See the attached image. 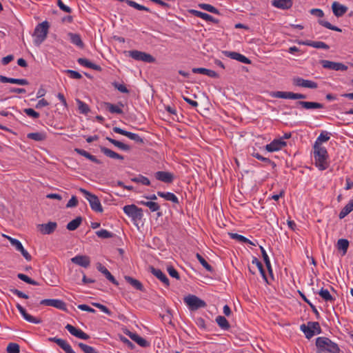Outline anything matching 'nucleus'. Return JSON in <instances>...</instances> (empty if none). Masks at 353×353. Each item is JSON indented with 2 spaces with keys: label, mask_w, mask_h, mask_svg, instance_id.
<instances>
[{
  "label": "nucleus",
  "mask_w": 353,
  "mask_h": 353,
  "mask_svg": "<svg viewBox=\"0 0 353 353\" xmlns=\"http://www.w3.org/2000/svg\"><path fill=\"white\" fill-rule=\"evenodd\" d=\"M314 165L319 170H325L330 165L329 155L325 147L313 146Z\"/></svg>",
  "instance_id": "nucleus-1"
},
{
  "label": "nucleus",
  "mask_w": 353,
  "mask_h": 353,
  "mask_svg": "<svg viewBox=\"0 0 353 353\" xmlns=\"http://www.w3.org/2000/svg\"><path fill=\"white\" fill-rule=\"evenodd\" d=\"M316 345L321 352L340 353L339 345L327 337H318L316 339Z\"/></svg>",
  "instance_id": "nucleus-2"
},
{
  "label": "nucleus",
  "mask_w": 353,
  "mask_h": 353,
  "mask_svg": "<svg viewBox=\"0 0 353 353\" xmlns=\"http://www.w3.org/2000/svg\"><path fill=\"white\" fill-rule=\"evenodd\" d=\"M49 28L50 25L47 21H44L36 26L34 32V43L36 46H40L46 40Z\"/></svg>",
  "instance_id": "nucleus-3"
},
{
  "label": "nucleus",
  "mask_w": 353,
  "mask_h": 353,
  "mask_svg": "<svg viewBox=\"0 0 353 353\" xmlns=\"http://www.w3.org/2000/svg\"><path fill=\"white\" fill-rule=\"evenodd\" d=\"M79 191L83 194L84 197L89 202L90 208L93 211L99 213H101L103 211L100 200L95 194H93L85 189L81 188H79Z\"/></svg>",
  "instance_id": "nucleus-4"
},
{
  "label": "nucleus",
  "mask_w": 353,
  "mask_h": 353,
  "mask_svg": "<svg viewBox=\"0 0 353 353\" xmlns=\"http://www.w3.org/2000/svg\"><path fill=\"white\" fill-rule=\"evenodd\" d=\"M301 330L305 334L307 339H311L315 334L321 332L320 325L318 322H308L307 325H301Z\"/></svg>",
  "instance_id": "nucleus-5"
},
{
  "label": "nucleus",
  "mask_w": 353,
  "mask_h": 353,
  "mask_svg": "<svg viewBox=\"0 0 353 353\" xmlns=\"http://www.w3.org/2000/svg\"><path fill=\"white\" fill-rule=\"evenodd\" d=\"M183 301L190 310H196L206 306L205 302L195 295L189 294L184 297Z\"/></svg>",
  "instance_id": "nucleus-6"
},
{
  "label": "nucleus",
  "mask_w": 353,
  "mask_h": 353,
  "mask_svg": "<svg viewBox=\"0 0 353 353\" xmlns=\"http://www.w3.org/2000/svg\"><path fill=\"white\" fill-rule=\"evenodd\" d=\"M124 213L133 220H139L143 216V210L135 205H127L123 208Z\"/></svg>",
  "instance_id": "nucleus-7"
},
{
  "label": "nucleus",
  "mask_w": 353,
  "mask_h": 353,
  "mask_svg": "<svg viewBox=\"0 0 353 353\" xmlns=\"http://www.w3.org/2000/svg\"><path fill=\"white\" fill-rule=\"evenodd\" d=\"M129 56L137 61H142L145 63H153L154 61V58L144 52L138 51V50H130L128 52Z\"/></svg>",
  "instance_id": "nucleus-8"
},
{
  "label": "nucleus",
  "mask_w": 353,
  "mask_h": 353,
  "mask_svg": "<svg viewBox=\"0 0 353 353\" xmlns=\"http://www.w3.org/2000/svg\"><path fill=\"white\" fill-rule=\"evenodd\" d=\"M287 145V143L283 140V138L275 139L269 144L265 145V150L269 152H276L282 150Z\"/></svg>",
  "instance_id": "nucleus-9"
},
{
  "label": "nucleus",
  "mask_w": 353,
  "mask_h": 353,
  "mask_svg": "<svg viewBox=\"0 0 353 353\" xmlns=\"http://www.w3.org/2000/svg\"><path fill=\"white\" fill-rule=\"evenodd\" d=\"M321 63L323 68L335 71H345L348 68L347 65L342 63L334 62L328 60H322Z\"/></svg>",
  "instance_id": "nucleus-10"
},
{
  "label": "nucleus",
  "mask_w": 353,
  "mask_h": 353,
  "mask_svg": "<svg viewBox=\"0 0 353 353\" xmlns=\"http://www.w3.org/2000/svg\"><path fill=\"white\" fill-rule=\"evenodd\" d=\"M292 83L296 86L310 89H316L318 87L317 83L311 80L304 79L299 77L293 78Z\"/></svg>",
  "instance_id": "nucleus-11"
},
{
  "label": "nucleus",
  "mask_w": 353,
  "mask_h": 353,
  "mask_svg": "<svg viewBox=\"0 0 353 353\" xmlns=\"http://www.w3.org/2000/svg\"><path fill=\"white\" fill-rule=\"evenodd\" d=\"M40 304L43 305L54 307L63 311L67 310L66 304L60 299H43L40 301Z\"/></svg>",
  "instance_id": "nucleus-12"
},
{
  "label": "nucleus",
  "mask_w": 353,
  "mask_h": 353,
  "mask_svg": "<svg viewBox=\"0 0 353 353\" xmlns=\"http://www.w3.org/2000/svg\"><path fill=\"white\" fill-rule=\"evenodd\" d=\"M113 131L115 133L125 136L128 138H129L130 139L136 141L137 143H143V139L139 134L124 130L119 127H114Z\"/></svg>",
  "instance_id": "nucleus-13"
},
{
  "label": "nucleus",
  "mask_w": 353,
  "mask_h": 353,
  "mask_svg": "<svg viewBox=\"0 0 353 353\" xmlns=\"http://www.w3.org/2000/svg\"><path fill=\"white\" fill-rule=\"evenodd\" d=\"M65 329L70 332V334L76 336L78 339L83 340H88L90 339V336L88 334L85 333L81 329L77 328L70 324H67Z\"/></svg>",
  "instance_id": "nucleus-14"
},
{
  "label": "nucleus",
  "mask_w": 353,
  "mask_h": 353,
  "mask_svg": "<svg viewBox=\"0 0 353 353\" xmlns=\"http://www.w3.org/2000/svg\"><path fill=\"white\" fill-rule=\"evenodd\" d=\"M57 227L56 222L50 221L47 223L39 224L37 229L42 234H50L56 230Z\"/></svg>",
  "instance_id": "nucleus-15"
},
{
  "label": "nucleus",
  "mask_w": 353,
  "mask_h": 353,
  "mask_svg": "<svg viewBox=\"0 0 353 353\" xmlns=\"http://www.w3.org/2000/svg\"><path fill=\"white\" fill-rule=\"evenodd\" d=\"M71 261L85 268H88L90 265V259L86 255H77L71 259Z\"/></svg>",
  "instance_id": "nucleus-16"
},
{
  "label": "nucleus",
  "mask_w": 353,
  "mask_h": 353,
  "mask_svg": "<svg viewBox=\"0 0 353 353\" xmlns=\"http://www.w3.org/2000/svg\"><path fill=\"white\" fill-rule=\"evenodd\" d=\"M16 307H17L19 312L23 316V318L28 322L34 323V324H39L41 322L40 319H37V318L29 314L26 312L25 308H23L20 304L17 303Z\"/></svg>",
  "instance_id": "nucleus-17"
},
{
  "label": "nucleus",
  "mask_w": 353,
  "mask_h": 353,
  "mask_svg": "<svg viewBox=\"0 0 353 353\" xmlns=\"http://www.w3.org/2000/svg\"><path fill=\"white\" fill-rule=\"evenodd\" d=\"M48 341L56 343L66 353H76L72 348L71 345L65 340L57 337L48 338Z\"/></svg>",
  "instance_id": "nucleus-18"
},
{
  "label": "nucleus",
  "mask_w": 353,
  "mask_h": 353,
  "mask_svg": "<svg viewBox=\"0 0 353 353\" xmlns=\"http://www.w3.org/2000/svg\"><path fill=\"white\" fill-rule=\"evenodd\" d=\"M124 333L141 347H145L149 345V343L145 339L139 336L137 333L132 332L128 330H125Z\"/></svg>",
  "instance_id": "nucleus-19"
},
{
  "label": "nucleus",
  "mask_w": 353,
  "mask_h": 353,
  "mask_svg": "<svg viewBox=\"0 0 353 353\" xmlns=\"http://www.w3.org/2000/svg\"><path fill=\"white\" fill-rule=\"evenodd\" d=\"M155 178L162 182L170 183L174 180V174L169 172L158 171L154 174Z\"/></svg>",
  "instance_id": "nucleus-20"
},
{
  "label": "nucleus",
  "mask_w": 353,
  "mask_h": 353,
  "mask_svg": "<svg viewBox=\"0 0 353 353\" xmlns=\"http://www.w3.org/2000/svg\"><path fill=\"white\" fill-rule=\"evenodd\" d=\"M223 53L228 57H230L234 60L239 61L241 63L246 64H250L251 63V61L248 58L239 52L224 51Z\"/></svg>",
  "instance_id": "nucleus-21"
},
{
  "label": "nucleus",
  "mask_w": 353,
  "mask_h": 353,
  "mask_svg": "<svg viewBox=\"0 0 353 353\" xmlns=\"http://www.w3.org/2000/svg\"><path fill=\"white\" fill-rule=\"evenodd\" d=\"M332 9L333 14L336 17H340L344 15L347 11L348 8L347 6L341 4L338 1H334L332 4Z\"/></svg>",
  "instance_id": "nucleus-22"
},
{
  "label": "nucleus",
  "mask_w": 353,
  "mask_h": 353,
  "mask_svg": "<svg viewBox=\"0 0 353 353\" xmlns=\"http://www.w3.org/2000/svg\"><path fill=\"white\" fill-rule=\"evenodd\" d=\"M103 106L112 114H123L122 108L123 107V104L122 103H119L118 104H113L109 102H104Z\"/></svg>",
  "instance_id": "nucleus-23"
},
{
  "label": "nucleus",
  "mask_w": 353,
  "mask_h": 353,
  "mask_svg": "<svg viewBox=\"0 0 353 353\" xmlns=\"http://www.w3.org/2000/svg\"><path fill=\"white\" fill-rule=\"evenodd\" d=\"M296 106H301L302 108L310 110V109H321L323 108V105L317 102H312V101H299L296 102Z\"/></svg>",
  "instance_id": "nucleus-24"
},
{
  "label": "nucleus",
  "mask_w": 353,
  "mask_h": 353,
  "mask_svg": "<svg viewBox=\"0 0 353 353\" xmlns=\"http://www.w3.org/2000/svg\"><path fill=\"white\" fill-rule=\"evenodd\" d=\"M0 81L2 83H10L21 85H25L28 84V81L25 79L10 78L2 75H0Z\"/></svg>",
  "instance_id": "nucleus-25"
},
{
  "label": "nucleus",
  "mask_w": 353,
  "mask_h": 353,
  "mask_svg": "<svg viewBox=\"0 0 353 353\" xmlns=\"http://www.w3.org/2000/svg\"><path fill=\"white\" fill-rule=\"evenodd\" d=\"M97 270L101 272L108 280H109L110 282H112L115 285H118L119 283L117 281V280L114 279V277L111 274V273L109 272V270L103 265H102L101 263L98 264L97 266Z\"/></svg>",
  "instance_id": "nucleus-26"
},
{
  "label": "nucleus",
  "mask_w": 353,
  "mask_h": 353,
  "mask_svg": "<svg viewBox=\"0 0 353 353\" xmlns=\"http://www.w3.org/2000/svg\"><path fill=\"white\" fill-rule=\"evenodd\" d=\"M192 72L195 74H205L212 78L219 77V74L215 71L204 68H192Z\"/></svg>",
  "instance_id": "nucleus-27"
},
{
  "label": "nucleus",
  "mask_w": 353,
  "mask_h": 353,
  "mask_svg": "<svg viewBox=\"0 0 353 353\" xmlns=\"http://www.w3.org/2000/svg\"><path fill=\"white\" fill-rule=\"evenodd\" d=\"M68 37L72 44L75 45L79 48H83L84 47V43L79 34L68 32Z\"/></svg>",
  "instance_id": "nucleus-28"
},
{
  "label": "nucleus",
  "mask_w": 353,
  "mask_h": 353,
  "mask_svg": "<svg viewBox=\"0 0 353 353\" xmlns=\"http://www.w3.org/2000/svg\"><path fill=\"white\" fill-rule=\"evenodd\" d=\"M272 1L274 7L282 10L289 9L292 6L291 0H272Z\"/></svg>",
  "instance_id": "nucleus-29"
},
{
  "label": "nucleus",
  "mask_w": 353,
  "mask_h": 353,
  "mask_svg": "<svg viewBox=\"0 0 353 353\" xmlns=\"http://www.w3.org/2000/svg\"><path fill=\"white\" fill-rule=\"evenodd\" d=\"M77 62L81 66H83V67H85V68H91V69H93V70H97V71H101V66H99V65H97V64H94V63H92L91 61H90L87 59L79 58L77 59Z\"/></svg>",
  "instance_id": "nucleus-30"
},
{
  "label": "nucleus",
  "mask_w": 353,
  "mask_h": 353,
  "mask_svg": "<svg viewBox=\"0 0 353 353\" xmlns=\"http://www.w3.org/2000/svg\"><path fill=\"white\" fill-rule=\"evenodd\" d=\"M151 272L159 279L165 286H169L170 283L166 275L159 269L151 268Z\"/></svg>",
  "instance_id": "nucleus-31"
},
{
  "label": "nucleus",
  "mask_w": 353,
  "mask_h": 353,
  "mask_svg": "<svg viewBox=\"0 0 353 353\" xmlns=\"http://www.w3.org/2000/svg\"><path fill=\"white\" fill-rule=\"evenodd\" d=\"M191 12L194 16L199 17L206 21H211L214 23H218L217 19H215L213 17H212L211 15H210L207 13L199 11V10H192Z\"/></svg>",
  "instance_id": "nucleus-32"
},
{
  "label": "nucleus",
  "mask_w": 353,
  "mask_h": 353,
  "mask_svg": "<svg viewBox=\"0 0 353 353\" xmlns=\"http://www.w3.org/2000/svg\"><path fill=\"white\" fill-rule=\"evenodd\" d=\"M157 195L161 198L165 199L166 201H172L174 203L178 204L179 203V199L177 196L172 193V192H157Z\"/></svg>",
  "instance_id": "nucleus-33"
},
{
  "label": "nucleus",
  "mask_w": 353,
  "mask_h": 353,
  "mask_svg": "<svg viewBox=\"0 0 353 353\" xmlns=\"http://www.w3.org/2000/svg\"><path fill=\"white\" fill-rule=\"evenodd\" d=\"M318 294L326 302L333 303L335 301V298L331 295L327 289L322 288Z\"/></svg>",
  "instance_id": "nucleus-34"
},
{
  "label": "nucleus",
  "mask_w": 353,
  "mask_h": 353,
  "mask_svg": "<svg viewBox=\"0 0 353 353\" xmlns=\"http://www.w3.org/2000/svg\"><path fill=\"white\" fill-rule=\"evenodd\" d=\"M353 211V199L350 200L345 206L341 210L339 217L342 219Z\"/></svg>",
  "instance_id": "nucleus-35"
},
{
  "label": "nucleus",
  "mask_w": 353,
  "mask_h": 353,
  "mask_svg": "<svg viewBox=\"0 0 353 353\" xmlns=\"http://www.w3.org/2000/svg\"><path fill=\"white\" fill-rule=\"evenodd\" d=\"M101 151L103 152L105 156L112 158V159H116L119 160H123L124 158L121 154L112 151L110 149H108L105 147H101Z\"/></svg>",
  "instance_id": "nucleus-36"
},
{
  "label": "nucleus",
  "mask_w": 353,
  "mask_h": 353,
  "mask_svg": "<svg viewBox=\"0 0 353 353\" xmlns=\"http://www.w3.org/2000/svg\"><path fill=\"white\" fill-rule=\"evenodd\" d=\"M330 133L327 132L323 131L317 137L313 146H316L317 145L318 147H323L322 143L327 142L330 139Z\"/></svg>",
  "instance_id": "nucleus-37"
},
{
  "label": "nucleus",
  "mask_w": 353,
  "mask_h": 353,
  "mask_svg": "<svg viewBox=\"0 0 353 353\" xmlns=\"http://www.w3.org/2000/svg\"><path fill=\"white\" fill-rule=\"evenodd\" d=\"M27 137L36 141H42L46 139V134L43 132H31L27 134Z\"/></svg>",
  "instance_id": "nucleus-38"
},
{
  "label": "nucleus",
  "mask_w": 353,
  "mask_h": 353,
  "mask_svg": "<svg viewBox=\"0 0 353 353\" xmlns=\"http://www.w3.org/2000/svg\"><path fill=\"white\" fill-rule=\"evenodd\" d=\"M271 96L272 97L279 98V99H292L293 92L276 91V92H272L271 94Z\"/></svg>",
  "instance_id": "nucleus-39"
},
{
  "label": "nucleus",
  "mask_w": 353,
  "mask_h": 353,
  "mask_svg": "<svg viewBox=\"0 0 353 353\" xmlns=\"http://www.w3.org/2000/svg\"><path fill=\"white\" fill-rule=\"evenodd\" d=\"M74 151L77 154L87 158L88 159L90 160L91 161L97 163H99V161L96 158V157L94 155H92L87 151L82 150V149H79V148H75Z\"/></svg>",
  "instance_id": "nucleus-40"
},
{
  "label": "nucleus",
  "mask_w": 353,
  "mask_h": 353,
  "mask_svg": "<svg viewBox=\"0 0 353 353\" xmlns=\"http://www.w3.org/2000/svg\"><path fill=\"white\" fill-rule=\"evenodd\" d=\"M106 139L111 143H112L114 145H115L116 147L119 148V149L121 150H125V151H128L130 150V147L127 145V144H125L121 141H117L114 139H112L110 137H106Z\"/></svg>",
  "instance_id": "nucleus-41"
},
{
  "label": "nucleus",
  "mask_w": 353,
  "mask_h": 353,
  "mask_svg": "<svg viewBox=\"0 0 353 353\" xmlns=\"http://www.w3.org/2000/svg\"><path fill=\"white\" fill-rule=\"evenodd\" d=\"M304 45L312 46L315 48L328 49L329 46L324 42L322 41H307L303 43Z\"/></svg>",
  "instance_id": "nucleus-42"
},
{
  "label": "nucleus",
  "mask_w": 353,
  "mask_h": 353,
  "mask_svg": "<svg viewBox=\"0 0 353 353\" xmlns=\"http://www.w3.org/2000/svg\"><path fill=\"white\" fill-rule=\"evenodd\" d=\"M349 246V241L345 239H340L337 241L336 247L338 250L343 251V255L347 252Z\"/></svg>",
  "instance_id": "nucleus-43"
},
{
  "label": "nucleus",
  "mask_w": 353,
  "mask_h": 353,
  "mask_svg": "<svg viewBox=\"0 0 353 353\" xmlns=\"http://www.w3.org/2000/svg\"><path fill=\"white\" fill-rule=\"evenodd\" d=\"M2 236L4 238L7 239L10 241L11 245L12 246H14L17 251L19 252L23 248L22 243L19 240H17L16 239H14V238H12L11 236H8L6 234H3Z\"/></svg>",
  "instance_id": "nucleus-44"
},
{
  "label": "nucleus",
  "mask_w": 353,
  "mask_h": 353,
  "mask_svg": "<svg viewBox=\"0 0 353 353\" xmlns=\"http://www.w3.org/2000/svg\"><path fill=\"white\" fill-rule=\"evenodd\" d=\"M81 221V217H77L67 224L66 228L70 231H74L80 225Z\"/></svg>",
  "instance_id": "nucleus-45"
},
{
  "label": "nucleus",
  "mask_w": 353,
  "mask_h": 353,
  "mask_svg": "<svg viewBox=\"0 0 353 353\" xmlns=\"http://www.w3.org/2000/svg\"><path fill=\"white\" fill-rule=\"evenodd\" d=\"M216 322L219 325V326L223 330H228L230 327V324L228 320L223 316H218L216 318Z\"/></svg>",
  "instance_id": "nucleus-46"
},
{
  "label": "nucleus",
  "mask_w": 353,
  "mask_h": 353,
  "mask_svg": "<svg viewBox=\"0 0 353 353\" xmlns=\"http://www.w3.org/2000/svg\"><path fill=\"white\" fill-rule=\"evenodd\" d=\"M125 281L129 283L132 287L139 290H143V285L138 280L133 279L130 276H125Z\"/></svg>",
  "instance_id": "nucleus-47"
},
{
  "label": "nucleus",
  "mask_w": 353,
  "mask_h": 353,
  "mask_svg": "<svg viewBox=\"0 0 353 353\" xmlns=\"http://www.w3.org/2000/svg\"><path fill=\"white\" fill-rule=\"evenodd\" d=\"M230 236L232 239H235L239 242L254 245L250 240L241 234L236 233H230Z\"/></svg>",
  "instance_id": "nucleus-48"
},
{
  "label": "nucleus",
  "mask_w": 353,
  "mask_h": 353,
  "mask_svg": "<svg viewBox=\"0 0 353 353\" xmlns=\"http://www.w3.org/2000/svg\"><path fill=\"white\" fill-rule=\"evenodd\" d=\"M76 101L81 113L86 114L90 111L89 106L85 103L79 99H77Z\"/></svg>",
  "instance_id": "nucleus-49"
},
{
  "label": "nucleus",
  "mask_w": 353,
  "mask_h": 353,
  "mask_svg": "<svg viewBox=\"0 0 353 353\" xmlns=\"http://www.w3.org/2000/svg\"><path fill=\"white\" fill-rule=\"evenodd\" d=\"M125 3L128 6H131V7H132V8L137 9V10H144V11H147V12L150 11L148 8H147V7H145L144 6L140 5V4L137 3V2H135V1H134L132 0H125Z\"/></svg>",
  "instance_id": "nucleus-50"
},
{
  "label": "nucleus",
  "mask_w": 353,
  "mask_h": 353,
  "mask_svg": "<svg viewBox=\"0 0 353 353\" xmlns=\"http://www.w3.org/2000/svg\"><path fill=\"white\" fill-rule=\"evenodd\" d=\"M260 249H261L262 256H263V261H264V262L265 263V265H266L268 271L271 272H272V267H271V263H270V261L269 256H268L266 251L265 250V249L262 246L260 247Z\"/></svg>",
  "instance_id": "nucleus-51"
},
{
  "label": "nucleus",
  "mask_w": 353,
  "mask_h": 353,
  "mask_svg": "<svg viewBox=\"0 0 353 353\" xmlns=\"http://www.w3.org/2000/svg\"><path fill=\"white\" fill-rule=\"evenodd\" d=\"M131 180L133 182L141 183L145 185H149L150 184V180L147 177L142 175H139L137 177L132 178Z\"/></svg>",
  "instance_id": "nucleus-52"
},
{
  "label": "nucleus",
  "mask_w": 353,
  "mask_h": 353,
  "mask_svg": "<svg viewBox=\"0 0 353 353\" xmlns=\"http://www.w3.org/2000/svg\"><path fill=\"white\" fill-rule=\"evenodd\" d=\"M199 7L201 8V9L206 10L208 12H210L211 13H214V14L219 13V10L215 7L212 6L210 4L201 3L199 5Z\"/></svg>",
  "instance_id": "nucleus-53"
},
{
  "label": "nucleus",
  "mask_w": 353,
  "mask_h": 353,
  "mask_svg": "<svg viewBox=\"0 0 353 353\" xmlns=\"http://www.w3.org/2000/svg\"><path fill=\"white\" fill-rule=\"evenodd\" d=\"M96 235L101 239H109L113 236V234L107 230H100L96 232Z\"/></svg>",
  "instance_id": "nucleus-54"
},
{
  "label": "nucleus",
  "mask_w": 353,
  "mask_h": 353,
  "mask_svg": "<svg viewBox=\"0 0 353 353\" xmlns=\"http://www.w3.org/2000/svg\"><path fill=\"white\" fill-rule=\"evenodd\" d=\"M196 257L205 270L209 272L212 271V266L204 259V258L201 254L197 253Z\"/></svg>",
  "instance_id": "nucleus-55"
},
{
  "label": "nucleus",
  "mask_w": 353,
  "mask_h": 353,
  "mask_svg": "<svg viewBox=\"0 0 353 353\" xmlns=\"http://www.w3.org/2000/svg\"><path fill=\"white\" fill-rule=\"evenodd\" d=\"M17 277L19 279H21V281H23L28 284H31L33 285H38V283L37 281H35L34 280H32V279H30V277H28L27 275H26L24 274L19 273L17 274Z\"/></svg>",
  "instance_id": "nucleus-56"
},
{
  "label": "nucleus",
  "mask_w": 353,
  "mask_h": 353,
  "mask_svg": "<svg viewBox=\"0 0 353 353\" xmlns=\"http://www.w3.org/2000/svg\"><path fill=\"white\" fill-rule=\"evenodd\" d=\"M319 23L321 26L325 27L327 29H330V30H334V31H336V32H341V29H340L339 28H338L336 26H332L330 23H329L328 21H327L325 20L320 19L319 21Z\"/></svg>",
  "instance_id": "nucleus-57"
},
{
  "label": "nucleus",
  "mask_w": 353,
  "mask_h": 353,
  "mask_svg": "<svg viewBox=\"0 0 353 353\" xmlns=\"http://www.w3.org/2000/svg\"><path fill=\"white\" fill-rule=\"evenodd\" d=\"M78 345L84 353H98V352L93 347L89 346L83 343H79Z\"/></svg>",
  "instance_id": "nucleus-58"
},
{
  "label": "nucleus",
  "mask_w": 353,
  "mask_h": 353,
  "mask_svg": "<svg viewBox=\"0 0 353 353\" xmlns=\"http://www.w3.org/2000/svg\"><path fill=\"white\" fill-rule=\"evenodd\" d=\"M252 263L253 264H255L256 265V267L258 268L260 273L261 274V275L263 276V277L266 279V276H265V271L263 270V265L262 263L258 260L257 258L256 257H253L252 259Z\"/></svg>",
  "instance_id": "nucleus-59"
},
{
  "label": "nucleus",
  "mask_w": 353,
  "mask_h": 353,
  "mask_svg": "<svg viewBox=\"0 0 353 353\" xmlns=\"http://www.w3.org/2000/svg\"><path fill=\"white\" fill-rule=\"evenodd\" d=\"M8 353H19V345L17 343H10L7 347Z\"/></svg>",
  "instance_id": "nucleus-60"
},
{
  "label": "nucleus",
  "mask_w": 353,
  "mask_h": 353,
  "mask_svg": "<svg viewBox=\"0 0 353 353\" xmlns=\"http://www.w3.org/2000/svg\"><path fill=\"white\" fill-rule=\"evenodd\" d=\"M64 72L68 74L71 79H80L82 78V75L77 71L72 70H66Z\"/></svg>",
  "instance_id": "nucleus-61"
},
{
  "label": "nucleus",
  "mask_w": 353,
  "mask_h": 353,
  "mask_svg": "<svg viewBox=\"0 0 353 353\" xmlns=\"http://www.w3.org/2000/svg\"><path fill=\"white\" fill-rule=\"evenodd\" d=\"M145 205L147 206L151 212H156L160 209L159 205L154 201H147Z\"/></svg>",
  "instance_id": "nucleus-62"
},
{
  "label": "nucleus",
  "mask_w": 353,
  "mask_h": 353,
  "mask_svg": "<svg viewBox=\"0 0 353 353\" xmlns=\"http://www.w3.org/2000/svg\"><path fill=\"white\" fill-rule=\"evenodd\" d=\"M24 112L29 117L37 119L39 117V113L36 112L32 108H26L24 110Z\"/></svg>",
  "instance_id": "nucleus-63"
},
{
  "label": "nucleus",
  "mask_w": 353,
  "mask_h": 353,
  "mask_svg": "<svg viewBox=\"0 0 353 353\" xmlns=\"http://www.w3.org/2000/svg\"><path fill=\"white\" fill-rule=\"evenodd\" d=\"M114 87L122 93H128L129 90L124 84L114 83Z\"/></svg>",
  "instance_id": "nucleus-64"
}]
</instances>
